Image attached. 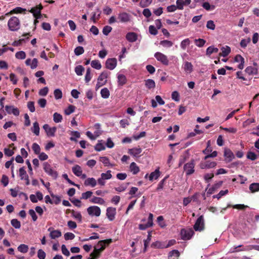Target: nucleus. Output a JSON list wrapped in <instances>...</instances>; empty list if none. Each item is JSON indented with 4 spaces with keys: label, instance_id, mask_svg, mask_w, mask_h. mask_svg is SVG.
Masks as SVG:
<instances>
[{
    "label": "nucleus",
    "instance_id": "obj_1",
    "mask_svg": "<svg viewBox=\"0 0 259 259\" xmlns=\"http://www.w3.org/2000/svg\"><path fill=\"white\" fill-rule=\"evenodd\" d=\"M8 26L9 29L12 31L18 30L20 27V21L18 18L12 17L8 22Z\"/></svg>",
    "mask_w": 259,
    "mask_h": 259
},
{
    "label": "nucleus",
    "instance_id": "obj_2",
    "mask_svg": "<svg viewBox=\"0 0 259 259\" xmlns=\"http://www.w3.org/2000/svg\"><path fill=\"white\" fill-rule=\"evenodd\" d=\"M110 74V73L107 71H103L101 73L98 78V82L96 84V88L98 89L106 83L107 78Z\"/></svg>",
    "mask_w": 259,
    "mask_h": 259
},
{
    "label": "nucleus",
    "instance_id": "obj_3",
    "mask_svg": "<svg viewBox=\"0 0 259 259\" xmlns=\"http://www.w3.org/2000/svg\"><path fill=\"white\" fill-rule=\"evenodd\" d=\"M43 168L45 171L50 176L52 177L55 179L58 177V173L56 171L53 169L51 165L47 162H45L43 163Z\"/></svg>",
    "mask_w": 259,
    "mask_h": 259
},
{
    "label": "nucleus",
    "instance_id": "obj_4",
    "mask_svg": "<svg viewBox=\"0 0 259 259\" xmlns=\"http://www.w3.org/2000/svg\"><path fill=\"white\" fill-rule=\"evenodd\" d=\"M94 127L96 129H98V132H94V134H93L90 131H87L86 132V135L88 136L92 140H95L97 137H98L102 133V131L101 130V125L99 123H97L95 124Z\"/></svg>",
    "mask_w": 259,
    "mask_h": 259
},
{
    "label": "nucleus",
    "instance_id": "obj_5",
    "mask_svg": "<svg viewBox=\"0 0 259 259\" xmlns=\"http://www.w3.org/2000/svg\"><path fill=\"white\" fill-rule=\"evenodd\" d=\"M87 211L90 216L96 217H99L101 212L100 208L96 205L89 206L87 208Z\"/></svg>",
    "mask_w": 259,
    "mask_h": 259
},
{
    "label": "nucleus",
    "instance_id": "obj_6",
    "mask_svg": "<svg viewBox=\"0 0 259 259\" xmlns=\"http://www.w3.org/2000/svg\"><path fill=\"white\" fill-rule=\"evenodd\" d=\"M156 59L164 65H168L169 61L165 55L160 52H156L154 54Z\"/></svg>",
    "mask_w": 259,
    "mask_h": 259
},
{
    "label": "nucleus",
    "instance_id": "obj_7",
    "mask_svg": "<svg viewBox=\"0 0 259 259\" xmlns=\"http://www.w3.org/2000/svg\"><path fill=\"white\" fill-rule=\"evenodd\" d=\"M194 232L192 229H182L181 230V237L184 240H189L193 236Z\"/></svg>",
    "mask_w": 259,
    "mask_h": 259
},
{
    "label": "nucleus",
    "instance_id": "obj_8",
    "mask_svg": "<svg viewBox=\"0 0 259 259\" xmlns=\"http://www.w3.org/2000/svg\"><path fill=\"white\" fill-rule=\"evenodd\" d=\"M111 242V239H106L99 241L94 248L101 252L105 249L106 245L107 244H110Z\"/></svg>",
    "mask_w": 259,
    "mask_h": 259
},
{
    "label": "nucleus",
    "instance_id": "obj_9",
    "mask_svg": "<svg viewBox=\"0 0 259 259\" xmlns=\"http://www.w3.org/2000/svg\"><path fill=\"white\" fill-rule=\"evenodd\" d=\"M194 166L195 163L194 160H191L190 162L184 164V169L187 175H190L194 173Z\"/></svg>",
    "mask_w": 259,
    "mask_h": 259
},
{
    "label": "nucleus",
    "instance_id": "obj_10",
    "mask_svg": "<svg viewBox=\"0 0 259 259\" xmlns=\"http://www.w3.org/2000/svg\"><path fill=\"white\" fill-rule=\"evenodd\" d=\"M224 161L226 163L230 162L235 158V155L228 148H225L224 151Z\"/></svg>",
    "mask_w": 259,
    "mask_h": 259
},
{
    "label": "nucleus",
    "instance_id": "obj_11",
    "mask_svg": "<svg viewBox=\"0 0 259 259\" xmlns=\"http://www.w3.org/2000/svg\"><path fill=\"white\" fill-rule=\"evenodd\" d=\"M196 231H201L204 229V218L203 215L198 217L193 227Z\"/></svg>",
    "mask_w": 259,
    "mask_h": 259
},
{
    "label": "nucleus",
    "instance_id": "obj_12",
    "mask_svg": "<svg viewBox=\"0 0 259 259\" xmlns=\"http://www.w3.org/2000/svg\"><path fill=\"white\" fill-rule=\"evenodd\" d=\"M42 9V6L41 5H39L38 6H36L35 7L32 8L29 12L32 13L33 16L36 19H40L41 15V10Z\"/></svg>",
    "mask_w": 259,
    "mask_h": 259
},
{
    "label": "nucleus",
    "instance_id": "obj_13",
    "mask_svg": "<svg viewBox=\"0 0 259 259\" xmlns=\"http://www.w3.org/2000/svg\"><path fill=\"white\" fill-rule=\"evenodd\" d=\"M19 176L21 180L25 181V184L26 185H29L30 184L28 175L27 174V172L24 167H22L19 168Z\"/></svg>",
    "mask_w": 259,
    "mask_h": 259
},
{
    "label": "nucleus",
    "instance_id": "obj_14",
    "mask_svg": "<svg viewBox=\"0 0 259 259\" xmlns=\"http://www.w3.org/2000/svg\"><path fill=\"white\" fill-rule=\"evenodd\" d=\"M117 63L116 58H112L107 59L105 63L106 68L110 70H112L116 67Z\"/></svg>",
    "mask_w": 259,
    "mask_h": 259
},
{
    "label": "nucleus",
    "instance_id": "obj_15",
    "mask_svg": "<svg viewBox=\"0 0 259 259\" xmlns=\"http://www.w3.org/2000/svg\"><path fill=\"white\" fill-rule=\"evenodd\" d=\"M116 209L115 207H109L106 209V216L110 221H112L115 218Z\"/></svg>",
    "mask_w": 259,
    "mask_h": 259
},
{
    "label": "nucleus",
    "instance_id": "obj_16",
    "mask_svg": "<svg viewBox=\"0 0 259 259\" xmlns=\"http://www.w3.org/2000/svg\"><path fill=\"white\" fill-rule=\"evenodd\" d=\"M43 128L45 131L47 135L49 137H54L55 133L57 131L56 127H50L49 124H45L43 125Z\"/></svg>",
    "mask_w": 259,
    "mask_h": 259
},
{
    "label": "nucleus",
    "instance_id": "obj_17",
    "mask_svg": "<svg viewBox=\"0 0 259 259\" xmlns=\"http://www.w3.org/2000/svg\"><path fill=\"white\" fill-rule=\"evenodd\" d=\"M5 110L8 114H13L15 116H18L20 113L19 109L14 106L6 105L5 106Z\"/></svg>",
    "mask_w": 259,
    "mask_h": 259
},
{
    "label": "nucleus",
    "instance_id": "obj_18",
    "mask_svg": "<svg viewBox=\"0 0 259 259\" xmlns=\"http://www.w3.org/2000/svg\"><path fill=\"white\" fill-rule=\"evenodd\" d=\"M217 163L215 161H210L209 160H206L204 162L201 163V168H213L217 166Z\"/></svg>",
    "mask_w": 259,
    "mask_h": 259
},
{
    "label": "nucleus",
    "instance_id": "obj_19",
    "mask_svg": "<svg viewBox=\"0 0 259 259\" xmlns=\"http://www.w3.org/2000/svg\"><path fill=\"white\" fill-rule=\"evenodd\" d=\"M90 202L92 203L103 205L105 203V200L99 197L93 196L90 200Z\"/></svg>",
    "mask_w": 259,
    "mask_h": 259
},
{
    "label": "nucleus",
    "instance_id": "obj_20",
    "mask_svg": "<svg viewBox=\"0 0 259 259\" xmlns=\"http://www.w3.org/2000/svg\"><path fill=\"white\" fill-rule=\"evenodd\" d=\"M97 184V180L94 178H88L84 182V185L85 186L95 187Z\"/></svg>",
    "mask_w": 259,
    "mask_h": 259
},
{
    "label": "nucleus",
    "instance_id": "obj_21",
    "mask_svg": "<svg viewBox=\"0 0 259 259\" xmlns=\"http://www.w3.org/2000/svg\"><path fill=\"white\" fill-rule=\"evenodd\" d=\"M118 18L120 21L122 23L127 22L130 20V15L125 12L119 13Z\"/></svg>",
    "mask_w": 259,
    "mask_h": 259
},
{
    "label": "nucleus",
    "instance_id": "obj_22",
    "mask_svg": "<svg viewBox=\"0 0 259 259\" xmlns=\"http://www.w3.org/2000/svg\"><path fill=\"white\" fill-rule=\"evenodd\" d=\"M117 83L118 86H123L126 83L127 79L126 76L122 74L117 73Z\"/></svg>",
    "mask_w": 259,
    "mask_h": 259
},
{
    "label": "nucleus",
    "instance_id": "obj_23",
    "mask_svg": "<svg viewBox=\"0 0 259 259\" xmlns=\"http://www.w3.org/2000/svg\"><path fill=\"white\" fill-rule=\"evenodd\" d=\"M234 61L236 62H240L238 65V67L240 69H243L244 63V59L241 55L238 54L234 58Z\"/></svg>",
    "mask_w": 259,
    "mask_h": 259
},
{
    "label": "nucleus",
    "instance_id": "obj_24",
    "mask_svg": "<svg viewBox=\"0 0 259 259\" xmlns=\"http://www.w3.org/2000/svg\"><path fill=\"white\" fill-rule=\"evenodd\" d=\"M191 0H177L176 4L177 8L179 10L184 9V5H189Z\"/></svg>",
    "mask_w": 259,
    "mask_h": 259
},
{
    "label": "nucleus",
    "instance_id": "obj_25",
    "mask_svg": "<svg viewBox=\"0 0 259 259\" xmlns=\"http://www.w3.org/2000/svg\"><path fill=\"white\" fill-rule=\"evenodd\" d=\"M157 102H158L159 105H163L165 103L163 100L159 95L155 97V100L153 99L151 100L152 106L154 108L157 107Z\"/></svg>",
    "mask_w": 259,
    "mask_h": 259
},
{
    "label": "nucleus",
    "instance_id": "obj_26",
    "mask_svg": "<svg viewBox=\"0 0 259 259\" xmlns=\"http://www.w3.org/2000/svg\"><path fill=\"white\" fill-rule=\"evenodd\" d=\"M48 231L50 232V236L53 239L59 238L62 235L61 231L58 230L51 231V228H50L48 229Z\"/></svg>",
    "mask_w": 259,
    "mask_h": 259
},
{
    "label": "nucleus",
    "instance_id": "obj_27",
    "mask_svg": "<svg viewBox=\"0 0 259 259\" xmlns=\"http://www.w3.org/2000/svg\"><path fill=\"white\" fill-rule=\"evenodd\" d=\"M160 171L159 169L157 168L153 172H151L149 176V180L151 182H153L154 180H157L159 178Z\"/></svg>",
    "mask_w": 259,
    "mask_h": 259
},
{
    "label": "nucleus",
    "instance_id": "obj_28",
    "mask_svg": "<svg viewBox=\"0 0 259 259\" xmlns=\"http://www.w3.org/2000/svg\"><path fill=\"white\" fill-rule=\"evenodd\" d=\"M246 73L248 75H256L258 74V69L256 67H253L252 66H248L245 69Z\"/></svg>",
    "mask_w": 259,
    "mask_h": 259
},
{
    "label": "nucleus",
    "instance_id": "obj_29",
    "mask_svg": "<svg viewBox=\"0 0 259 259\" xmlns=\"http://www.w3.org/2000/svg\"><path fill=\"white\" fill-rule=\"evenodd\" d=\"M151 246L155 249H164L165 248V242H159L156 241L155 242L151 244Z\"/></svg>",
    "mask_w": 259,
    "mask_h": 259
},
{
    "label": "nucleus",
    "instance_id": "obj_30",
    "mask_svg": "<svg viewBox=\"0 0 259 259\" xmlns=\"http://www.w3.org/2000/svg\"><path fill=\"white\" fill-rule=\"evenodd\" d=\"M126 38L128 41L133 42L137 40L138 36L135 32H128L126 35Z\"/></svg>",
    "mask_w": 259,
    "mask_h": 259
},
{
    "label": "nucleus",
    "instance_id": "obj_31",
    "mask_svg": "<svg viewBox=\"0 0 259 259\" xmlns=\"http://www.w3.org/2000/svg\"><path fill=\"white\" fill-rule=\"evenodd\" d=\"M142 152V149L140 147H136L132 149H129L128 153L133 155V156H138Z\"/></svg>",
    "mask_w": 259,
    "mask_h": 259
},
{
    "label": "nucleus",
    "instance_id": "obj_32",
    "mask_svg": "<svg viewBox=\"0 0 259 259\" xmlns=\"http://www.w3.org/2000/svg\"><path fill=\"white\" fill-rule=\"evenodd\" d=\"M184 69L186 72L190 73L193 70V66L191 63L185 62L184 64Z\"/></svg>",
    "mask_w": 259,
    "mask_h": 259
},
{
    "label": "nucleus",
    "instance_id": "obj_33",
    "mask_svg": "<svg viewBox=\"0 0 259 259\" xmlns=\"http://www.w3.org/2000/svg\"><path fill=\"white\" fill-rule=\"evenodd\" d=\"M232 207L234 209H237L239 210H244L246 209L248 207L247 205H245L244 204H236L232 205L231 204H228L226 207H225L223 210H226L227 208Z\"/></svg>",
    "mask_w": 259,
    "mask_h": 259
},
{
    "label": "nucleus",
    "instance_id": "obj_34",
    "mask_svg": "<svg viewBox=\"0 0 259 259\" xmlns=\"http://www.w3.org/2000/svg\"><path fill=\"white\" fill-rule=\"evenodd\" d=\"M72 170L73 174L77 177H80L82 170L81 167L78 165H75L72 168Z\"/></svg>",
    "mask_w": 259,
    "mask_h": 259
},
{
    "label": "nucleus",
    "instance_id": "obj_35",
    "mask_svg": "<svg viewBox=\"0 0 259 259\" xmlns=\"http://www.w3.org/2000/svg\"><path fill=\"white\" fill-rule=\"evenodd\" d=\"M221 50L222 52L219 54L220 56L226 57L228 56L231 52V48L228 46H226V47H223L221 48Z\"/></svg>",
    "mask_w": 259,
    "mask_h": 259
},
{
    "label": "nucleus",
    "instance_id": "obj_36",
    "mask_svg": "<svg viewBox=\"0 0 259 259\" xmlns=\"http://www.w3.org/2000/svg\"><path fill=\"white\" fill-rule=\"evenodd\" d=\"M105 149L104 142L102 140H99L98 143L95 146V150L96 151H101Z\"/></svg>",
    "mask_w": 259,
    "mask_h": 259
},
{
    "label": "nucleus",
    "instance_id": "obj_37",
    "mask_svg": "<svg viewBox=\"0 0 259 259\" xmlns=\"http://www.w3.org/2000/svg\"><path fill=\"white\" fill-rule=\"evenodd\" d=\"M91 65L93 68L97 70H100L102 67L101 64L98 60H93L91 63Z\"/></svg>",
    "mask_w": 259,
    "mask_h": 259
},
{
    "label": "nucleus",
    "instance_id": "obj_38",
    "mask_svg": "<svg viewBox=\"0 0 259 259\" xmlns=\"http://www.w3.org/2000/svg\"><path fill=\"white\" fill-rule=\"evenodd\" d=\"M180 255L179 250H173L169 253V259H178Z\"/></svg>",
    "mask_w": 259,
    "mask_h": 259
},
{
    "label": "nucleus",
    "instance_id": "obj_39",
    "mask_svg": "<svg viewBox=\"0 0 259 259\" xmlns=\"http://www.w3.org/2000/svg\"><path fill=\"white\" fill-rule=\"evenodd\" d=\"M249 189L252 193H255L259 191V183H253L251 184L249 186Z\"/></svg>",
    "mask_w": 259,
    "mask_h": 259
},
{
    "label": "nucleus",
    "instance_id": "obj_40",
    "mask_svg": "<svg viewBox=\"0 0 259 259\" xmlns=\"http://www.w3.org/2000/svg\"><path fill=\"white\" fill-rule=\"evenodd\" d=\"M159 45L164 48H170L174 45V43L173 42L168 40H164L160 41L159 42Z\"/></svg>",
    "mask_w": 259,
    "mask_h": 259
},
{
    "label": "nucleus",
    "instance_id": "obj_41",
    "mask_svg": "<svg viewBox=\"0 0 259 259\" xmlns=\"http://www.w3.org/2000/svg\"><path fill=\"white\" fill-rule=\"evenodd\" d=\"M32 132L36 135L39 134V127L37 122H35L33 124V127L31 128Z\"/></svg>",
    "mask_w": 259,
    "mask_h": 259
},
{
    "label": "nucleus",
    "instance_id": "obj_42",
    "mask_svg": "<svg viewBox=\"0 0 259 259\" xmlns=\"http://www.w3.org/2000/svg\"><path fill=\"white\" fill-rule=\"evenodd\" d=\"M219 49L218 48H215L213 46H210L206 49V55L210 56L211 54L213 53H218Z\"/></svg>",
    "mask_w": 259,
    "mask_h": 259
},
{
    "label": "nucleus",
    "instance_id": "obj_43",
    "mask_svg": "<svg viewBox=\"0 0 259 259\" xmlns=\"http://www.w3.org/2000/svg\"><path fill=\"white\" fill-rule=\"evenodd\" d=\"M101 97L104 99H107L110 96V92L107 88L102 89L101 91Z\"/></svg>",
    "mask_w": 259,
    "mask_h": 259
},
{
    "label": "nucleus",
    "instance_id": "obj_44",
    "mask_svg": "<svg viewBox=\"0 0 259 259\" xmlns=\"http://www.w3.org/2000/svg\"><path fill=\"white\" fill-rule=\"evenodd\" d=\"M93 192L91 191H88L85 192H83L81 194L80 197L81 199L87 200L89 198H91L92 197Z\"/></svg>",
    "mask_w": 259,
    "mask_h": 259
},
{
    "label": "nucleus",
    "instance_id": "obj_45",
    "mask_svg": "<svg viewBox=\"0 0 259 259\" xmlns=\"http://www.w3.org/2000/svg\"><path fill=\"white\" fill-rule=\"evenodd\" d=\"M26 11V9L22 8L21 7H16L14 9H13L12 10H11L9 13L6 14V15L9 14H13L14 13H22L23 12H25Z\"/></svg>",
    "mask_w": 259,
    "mask_h": 259
},
{
    "label": "nucleus",
    "instance_id": "obj_46",
    "mask_svg": "<svg viewBox=\"0 0 259 259\" xmlns=\"http://www.w3.org/2000/svg\"><path fill=\"white\" fill-rule=\"evenodd\" d=\"M17 249L19 252L25 253L28 250V246L24 244H21L18 247Z\"/></svg>",
    "mask_w": 259,
    "mask_h": 259
},
{
    "label": "nucleus",
    "instance_id": "obj_47",
    "mask_svg": "<svg viewBox=\"0 0 259 259\" xmlns=\"http://www.w3.org/2000/svg\"><path fill=\"white\" fill-rule=\"evenodd\" d=\"M72 216L75 219L79 221V222H81L82 216L80 212L72 210L71 212Z\"/></svg>",
    "mask_w": 259,
    "mask_h": 259
},
{
    "label": "nucleus",
    "instance_id": "obj_48",
    "mask_svg": "<svg viewBox=\"0 0 259 259\" xmlns=\"http://www.w3.org/2000/svg\"><path fill=\"white\" fill-rule=\"evenodd\" d=\"M62 116L57 113V112H55L54 115H53V120L56 123H59V122H60L62 121Z\"/></svg>",
    "mask_w": 259,
    "mask_h": 259
},
{
    "label": "nucleus",
    "instance_id": "obj_49",
    "mask_svg": "<svg viewBox=\"0 0 259 259\" xmlns=\"http://www.w3.org/2000/svg\"><path fill=\"white\" fill-rule=\"evenodd\" d=\"M111 171L110 170H108L105 173H102L101 174V177L102 179L107 180H109L112 178Z\"/></svg>",
    "mask_w": 259,
    "mask_h": 259
},
{
    "label": "nucleus",
    "instance_id": "obj_50",
    "mask_svg": "<svg viewBox=\"0 0 259 259\" xmlns=\"http://www.w3.org/2000/svg\"><path fill=\"white\" fill-rule=\"evenodd\" d=\"M228 194V189L225 190H221L220 192L217 195H214L213 196V198H217L218 199H220L223 196Z\"/></svg>",
    "mask_w": 259,
    "mask_h": 259
},
{
    "label": "nucleus",
    "instance_id": "obj_51",
    "mask_svg": "<svg viewBox=\"0 0 259 259\" xmlns=\"http://www.w3.org/2000/svg\"><path fill=\"white\" fill-rule=\"evenodd\" d=\"M50 194L53 198V203L55 204H58L61 202V198L58 195H54L53 193L50 192Z\"/></svg>",
    "mask_w": 259,
    "mask_h": 259
},
{
    "label": "nucleus",
    "instance_id": "obj_52",
    "mask_svg": "<svg viewBox=\"0 0 259 259\" xmlns=\"http://www.w3.org/2000/svg\"><path fill=\"white\" fill-rule=\"evenodd\" d=\"M130 167L131 171H132L134 174H136L139 171V167L134 162L130 164Z\"/></svg>",
    "mask_w": 259,
    "mask_h": 259
},
{
    "label": "nucleus",
    "instance_id": "obj_53",
    "mask_svg": "<svg viewBox=\"0 0 259 259\" xmlns=\"http://www.w3.org/2000/svg\"><path fill=\"white\" fill-rule=\"evenodd\" d=\"M12 226L15 229H19L21 227V223L17 219H14L11 221Z\"/></svg>",
    "mask_w": 259,
    "mask_h": 259
},
{
    "label": "nucleus",
    "instance_id": "obj_54",
    "mask_svg": "<svg viewBox=\"0 0 259 259\" xmlns=\"http://www.w3.org/2000/svg\"><path fill=\"white\" fill-rule=\"evenodd\" d=\"M71 135L72 137H70V140L72 141H76L77 138H79L80 136L79 132L77 131L71 132Z\"/></svg>",
    "mask_w": 259,
    "mask_h": 259
},
{
    "label": "nucleus",
    "instance_id": "obj_55",
    "mask_svg": "<svg viewBox=\"0 0 259 259\" xmlns=\"http://www.w3.org/2000/svg\"><path fill=\"white\" fill-rule=\"evenodd\" d=\"M84 70V68L81 65H78L75 68V72L78 76L82 75Z\"/></svg>",
    "mask_w": 259,
    "mask_h": 259
},
{
    "label": "nucleus",
    "instance_id": "obj_56",
    "mask_svg": "<svg viewBox=\"0 0 259 259\" xmlns=\"http://www.w3.org/2000/svg\"><path fill=\"white\" fill-rule=\"evenodd\" d=\"M32 149L35 154H38L40 152V147L39 145L36 143H34L32 146Z\"/></svg>",
    "mask_w": 259,
    "mask_h": 259
},
{
    "label": "nucleus",
    "instance_id": "obj_57",
    "mask_svg": "<svg viewBox=\"0 0 259 259\" xmlns=\"http://www.w3.org/2000/svg\"><path fill=\"white\" fill-rule=\"evenodd\" d=\"M195 45L198 47H202L204 46L206 41L203 39V38H198L197 39L195 40Z\"/></svg>",
    "mask_w": 259,
    "mask_h": 259
},
{
    "label": "nucleus",
    "instance_id": "obj_58",
    "mask_svg": "<svg viewBox=\"0 0 259 259\" xmlns=\"http://www.w3.org/2000/svg\"><path fill=\"white\" fill-rule=\"evenodd\" d=\"M15 57L18 59H24L26 57V54L23 51H19L16 53Z\"/></svg>",
    "mask_w": 259,
    "mask_h": 259
},
{
    "label": "nucleus",
    "instance_id": "obj_59",
    "mask_svg": "<svg viewBox=\"0 0 259 259\" xmlns=\"http://www.w3.org/2000/svg\"><path fill=\"white\" fill-rule=\"evenodd\" d=\"M54 96L56 99H60L62 97V93L61 90L57 89H55L54 92Z\"/></svg>",
    "mask_w": 259,
    "mask_h": 259
},
{
    "label": "nucleus",
    "instance_id": "obj_60",
    "mask_svg": "<svg viewBox=\"0 0 259 259\" xmlns=\"http://www.w3.org/2000/svg\"><path fill=\"white\" fill-rule=\"evenodd\" d=\"M74 52L76 56H79L82 54L84 53V51L82 47L78 46L75 48Z\"/></svg>",
    "mask_w": 259,
    "mask_h": 259
},
{
    "label": "nucleus",
    "instance_id": "obj_61",
    "mask_svg": "<svg viewBox=\"0 0 259 259\" xmlns=\"http://www.w3.org/2000/svg\"><path fill=\"white\" fill-rule=\"evenodd\" d=\"M190 40L189 38H185L184 40L181 41V47L183 50H185L186 47L189 45L190 44Z\"/></svg>",
    "mask_w": 259,
    "mask_h": 259
},
{
    "label": "nucleus",
    "instance_id": "obj_62",
    "mask_svg": "<svg viewBox=\"0 0 259 259\" xmlns=\"http://www.w3.org/2000/svg\"><path fill=\"white\" fill-rule=\"evenodd\" d=\"M92 78V75L91 73V69L90 68H88L87 69L85 75V81L86 82H89Z\"/></svg>",
    "mask_w": 259,
    "mask_h": 259
},
{
    "label": "nucleus",
    "instance_id": "obj_63",
    "mask_svg": "<svg viewBox=\"0 0 259 259\" xmlns=\"http://www.w3.org/2000/svg\"><path fill=\"white\" fill-rule=\"evenodd\" d=\"M171 98L176 102H179L180 101V95L178 91L172 92L171 94Z\"/></svg>",
    "mask_w": 259,
    "mask_h": 259
},
{
    "label": "nucleus",
    "instance_id": "obj_64",
    "mask_svg": "<svg viewBox=\"0 0 259 259\" xmlns=\"http://www.w3.org/2000/svg\"><path fill=\"white\" fill-rule=\"evenodd\" d=\"M112 30V28L111 26L107 25L103 27L102 32L105 35H108Z\"/></svg>",
    "mask_w": 259,
    "mask_h": 259
}]
</instances>
